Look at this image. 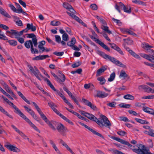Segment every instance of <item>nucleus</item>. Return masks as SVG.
Segmentation results:
<instances>
[{
  "instance_id": "nucleus-61",
  "label": "nucleus",
  "mask_w": 154,
  "mask_h": 154,
  "mask_svg": "<svg viewBox=\"0 0 154 154\" xmlns=\"http://www.w3.org/2000/svg\"><path fill=\"white\" fill-rule=\"evenodd\" d=\"M5 89L8 93H10V94L12 91L11 90L10 88L8 86V85L6 86H5Z\"/></svg>"
},
{
  "instance_id": "nucleus-23",
  "label": "nucleus",
  "mask_w": 154,
  "mask_h": 154,
  "mask_svg": "<svg viewBox=\"0 0 154 154\" xmlns=\"http://www.w3.org/2000/svg\"><path fill=\"white\" fill-rule=\"evenodd\" d=\"M27 29L29 30H31L32 31L34 32L36 30L35 26H34L32 23L31 24L27 23L26 25Z\"/></svg>"
},
{
  "instance_id": "nucleus-52",
  "label": "nucleus",
  "mask_w": 154,
  "mask_h": 154,
  "mask_svg": "<svg viewBox=\"0 0 154 154\" xmlns=\"http://www.w3.org/2000/svg\"><path fill=\"white\" fill-rule=\"evenodd\" d=\"M11 34L14 35L15 36V38L18 39V37H17V31L13 29H11Z\"/></svg>"
},
{
  "instance_id": "nucleus-12",
  "label": "nucleus",
  "mask_w": 154,
  "mask_h": 154,
  "mask_svg": "<svg viewBox=\"0 0 154 154\" xmlns=\"http://www.w3.org/2000/svg\"><path fill=\"white\" fill-rule=\"evenodd\" d=\"M4 146L5 147L7 148L10 151L16 152H20V150L19 149L12 145L5 144Z\"/></svg>"
},
{
  "instance_id": "nucleus-9",
  "label": "nucleus",
  "mask_w": 154,
  "mask_h": 154,
  "mask_svg": "<svg viewBox=\"0 0 154 154\" xmlns=\"http://www.w3.org/2000/svg\"><path fill=\"white\" fill-rule=\"evenodd\" d=\"M51 73L52 75L55 78V80L57 81V82L59 83L61 85H64L63 83L66 80V77L64 74H63V79H61L59 77H58L53 72H51Z\"/></svg>"
},
{
  "instance_id": "nucleus-26",
  "label": "nucleus",
  "mask_w": 154,
  "mask_h": 154,
  "mask_svg": "<svg viewBox=\"0 0 154 154\" xmlns=\"http://www.w3.org/2000/svg\"><path fill=\"white\" fill-rule=\"evenodd\" d=\"M76 39L75 37H72L71 41L68 42L67 43L68 46L71 47L75 45L76 42Z\"/></svg>"
},
{
  "instance_id": "nucleus-50",
  "label": "nucleus",
  "mask_w": 154,
  "mask_h": 154,
  "mask_svg": "<svg viewBox=\"0 0 154 154\" xmlns=\"http://www.w3.org/2000/svg\"><path fill=\"white\" fill-rule=\"evenodd\" d=\"M30 40L26 41L24 43L25 47L29 49L30 48Z\"/></svg>"
},
{
  "instance_id": "nucleus-22",
  "label": "nucleus",
  "mask_w": 154,
  "mask_h": 154,
  "mask_svg": "<svg viewBox=\"0 0 154 154\" xmlns=\"http://www.w3.org/2000/svg\"><path fill=\"white\" fill-rule=\"evenodd\" d=\"M0 13L4 16L8 18H11L10 16L7 12L4 9L0 7Z\"/></svg>"
},
{
  "instance_id": "nucleus-54",
  "label": "nucleus",
  "mask_w": 154,
  "mask_h": 154,
  "mask_svg": "<svg viewBox=\"0 0 154 154\" xmlns=\"http://www.w3.org/2000/svg\"><path fill=\"white\" fill-rule=\"evenodd\" d=\"M15 5H16V8H17V12H20V9H22L20 5L17 2L15 3Z\"/></svg>"
},
{
  "instance_id": "nucleus-4",
  "label": "nucleus",
  "mask_w": 154,
  "mask_h": 154,
  "mask_svg": "<svg viewBox=\"0 0 154 154\" xmlns=\"http://www.w3.org/2000/svg\"><path fill=\"white\" fill-rule=\"evenodd\" d=\"M137 146L138 147V149H134L132 150L133 152L138 154H142L144 150L145 151L147 150V149H145V146L141 144L137 145Z\"/></svg>"
},
{
  "instance_id": "nucleus-37",
  "label": "nucleus",
  "mask_w": 154,
  "mask_h": 154,
  "mask_svg": "<svg viewBox=\"0 0 154 154\" xmlns=\"http://www.w3.org/2000/svg\"><path fill=\"white\" fill-rule=\"evenodd\" d=\"M82 63L81 61H79L72 64L71 66L73 68H76L80 66Z\"/></svg>"
},
{
  "instance_id": "nucleus-18",
  "label": "nucleus",
  "mask_w": 154,
  "mask_h": 154,
  "mask_svg": "<svg viewBox=\"0 0 154 154\" xmlns=\"http://www.w3.org/2000/svg\"><path fill=\"white\" fill-rule=\"evenodd\" d=\"M60 143L64 146L72 154H75L71 149L70 147L68 146L67 144L62 139H60Z\"/></svg>"
},
{
  "instance_id": "nucleus-62",
  "label": "nucleus",
  "mask_w": 154,
  "mask_h": 154,
  "mask_svg": "<svg viewBox=\"0 0 154 154\" xmlns=\"http://www.w3.org/2000/svg\"><path fill=\"white\" fill-rule=\"evenodd\" d=\"M48 106L50 107L51 108H52L54 106L55 107H57V106L55 105L54 103L52 101H50L48 103Z\"/></svg>"
},
{
  "instance_id": "nucleus-38",
  "label": "nucleus",
  "mask_w": 154,
  "mask_h": 154,
  "mask_svg": "<svg viewBox=\"0 0 154 154\" xmlns=\"http://www.w3.org/2000/svg\"><path fill=\"white\" fill-rule=\"evenodd\" d=\"M116 74L114 72H112L110 75V77L108 79V81L109 82H112L113 81L115 77Z\"/></svg>"
},
{
  "instance_id": "nucleus-10",
  "label": "nucleus",
  "mask_w": 154,
  "mask_h": 154,
  "mask_svg": "<svg viewBox=\"0 0 154 154\" xmlns=\"http://www.w3.org/2000/svg\"><path fill=\"white\" fill-rule=\"evenodd\" d=\"M94 41L96 42L97 43L100 45L103 48L108 51H110V49L105 44L100 41L99 39H97L95 37H93L92 39Z\"/></svg>"
},
{
  "instance_id": "nucleus-15",
  "label": "nucleus",
  "mask_w": 154,
  "mask_h": 154,
  "mask_svg": "<svg viewBox=\"0 0 154 154\" xmlns=\"http://www.w3.org/2000/svg\"><path fill=\"white\" fill-rule=\"evenodd\" d=\"M107 66H102L100 68L98 69L97 71L96 76L97 77L101 75L102 73L104 72L107 69Z\"/></svg>"
},
{
  "instance_id": "nucleus-20",
  "label": "nucleus",
  "mask_w": 154,
  "mask_h": 154,
  "mask_svg": "<svg viewBox=\"0 0 154 154\" xmlns=\"http://www.w3.org/2000/svg\"><path fill=\"white\" fill-rule=\"evenodd\" d=\"M49 57V56L48 55H40L33 58L32 59L33 60H42Z\"/></svg>"
},
{
  "instance_id": "nucleus-21",
  "label": "nucleus",
  "mask_w": 154,
  "mask_h": 154,
  "mask_svg": "<svg viewBox=\"0 0 154 154\" xmlns=\"http://www.w3.org/2000/svg\"><path fill=\"white\" fill-rule=\"evenodd\" d=\"M108 95V94L107 93L99 91H97L96 96L98 97L103 98L107 97Z\"/></svg>"
},
{
  "instance_id": "nucleus-28",
  "label": "nucleus",
  "mask_w": 154,
  "mask_h": 154,
  "mask_svg": "<svg viewBox=\"0 0 154 154\" xmlns=\"http://www.w3.org/2000/svg\"><path fill=\"white\" fill-rule=\"evenodd\" d=\"M32 103L33 104V105L34 106L35 108L36 109L37 111L39 113L40 115L42 114L43 113V112L41 110L38 106V105H37V104L34 102H32Z\"/></svg>"
},
{
  "instance_id": "nucleus-42",
  "label": "nucleus",
  "mask_w": 154,
  "mask_h": 154,
  "mask_svg": "<svg viewBox=\"0 0 154 154\" xmlns=\"http://www.w3.org/2000/svg\"><path fill=\"white\" fill-rule=\"evenodd\" d=\"M63 7L68 10L69 9L70 7H71V5L68 3L64 2L63 4Z\"/></svg>"
},
{
  "instance_id": "nucleus-31",
  "label": "nucleus",
  "mask_w": 154,
  "mask_h": 154,
  "mask_svg": "<svg viewBox=\"0 0 154 154\" xmlns=\"http://www.w3.org/2000/svg\"><path fill=\"white\" fill-rule=\"evenodd\" d=\"M129 53L132 56H133L134 57L137 58L139 59L140 57L137 54H136L132 50H129Z\"/></svg>"
},
{
  "instance_id": "nucleus-32",
  "label": "nucleus",
  "mask_w": 154,
  "mask_h": 154,
  "mask_svg": "<svg viewBox=\"0 0 154 154\" xmlns=\"http://www.w3.org/2000/svg\"><path fill=\"white\" fill-rule=\"evenodd\" d=\"M7 42L10 45L13 46H16L17 44V41L14 40H8Z\"/></svg>"
},
{
  "instance_id": "nucleus-33",
  "label": "nucleus",
  "mask_w": 154,
  "mask_h": 154,
  "mask_svg": "<svg viewBox=\"0 0 154 154\" xmlns=\"http://www.w3.org/2000/svg\"><path fill=\"white\" fill-rule=\"evenodd\" d=\"M101 29L109 34L112 33V32L109 29L108 27L104 25H102Z\"/></svg>"
},
{
  "instance_id": "nucleus-51",
  "label": "nucleus",
  "mask_w": 154,
  "mask_h": 154,
  "mask_svg": "<svg viewBox=\"0 0 154 154\" xmlns=\"http://www.w3.org/2000/svg\"><path fill=\"white\" fill-rule=\"evenodd\" d=\"M90 7L94 10H96L97 9V6L95 4H91L90 6Z\"/></svg>"
},
{
  "instance_id": "nucleus-45",
  "label": "nucleus",
  "mask_w": 154,
  "mask_h": 154,
  "mask_svg": "<svg viewBox=\"0 0 154 154\" xmlns=\"http://www.w3.org/2000/svg\"><path fill=\"white\" fill-rule=\"evenodd\" d=\"M27 35H28L26 37L27 38H32V39L34 38L37 39L36 36L34 33L27 34Z\"/></svg>"
},
{
  "instance_id": "nucleus-39",
  "label": "nucleus",
  "mask_w": 154,
  "mask_h": 154,
  "mask_svg": "<svg viewBox=\"0 0 154 154\" xmlns=\"http://www.w3.org/2000/svg\"><path fill=\"white\" fill-rule=\"evenodd\" d=\"M61 24L60 22L59 21L55 20L52 21L51 22V24L53 26H57L60 25Z\"/></svg>"
},
{
  "instance_id": "nucleus-8",
  "label": "nucleus",
  "mask_w": 154,
  "mask_h": 154,
  "mask_svg": "<svg viewBox=\"0 0 154 154\" xmlns=\"http://www.w3.org/2000/svg\"><path fill=\"white\" fill-rule=\"evenodd\" d=\"M82 101L84 103L85 105L90 107L93 110L96 111H97L98 109L97 107L94 104H92L88 100L84 98H82Z\"/></svg>"
},
{
  "instance_id": "nucleus-63",
  "label": "nucleus",
  "mask_w": 154,
  "mask_h": 154,
  "mask_svg": "<svg viewBox=\"0 0 154 154\" xmlns=\"http://www.w3.org/2000/svg\"><path fill=\"white\" fill-rule=\"evenodd\" d=\"M92 23L94 26V29L98 33H100V32L99 29H98V28L96 26L95 23L94 21H92Z\"/></svg>"
},
{
  "instance_id": "nucleus-27",
  "label": "nucleus",
  "mask_w": 154,
  "mask_h": 154,
  "mask_svg": "<svg viewBox=\"0 0 154 154\" xmlns=\"http://www.w3.org/2000/svg\"><path fill=\"white\" fill-rule=\"evenodd\" d=\"M135 120L138 122L142 124H148L149 122L146 120L136 118Z\"/></svg>"
},
{
  "instance_id": "nucleus-7",
  "label": "nucleus",
  "mask_w": 154,
  "mask_h": 154,
  "mask_svg": "<svg viewBox=\"0 0 154 154\" xmlns=\"http://www.w3.org/2000/svg\"><path fill=\"white\" fill-rule=\"evenodd\" d=\"M109 136L110 138L117 141L123 144L126 145L130 147H132L133 146L132 145L130 144L128 142L122 139H121L117 137H116L114 136L109 135Z\"/></svg>"
},
{
  "instance_id": "nucleus-29",
  "label": "nucleus",
  "mask_w": 154,
  "mask_h": 154,
  "mask_svg": "<svg viewBox=\"0 0 154 154\" xmlns=\"http://www.w3.org/2000/svg\"><path fill=\"white\" fill-rule=\"evenodd\" d=\"M32 103L33 104V105L34 106L35 108L36 109L37 111L39 113L40 115L42 114L43 113V112L41 110L38 106V105H37V104L34 102H32Z\"/></svg>"
},
{
  "instance_id": "nucleus-43",
  "label": "nucleus",
  "mask_w": 154,
  "mask_h": 154,
  "mask_svg": "<svg viewBox=\"0 0 154 154\" xmlns=\"http://www.w3.org/2000/svg\"><path fill=\"white\" fill-rule=\"evenodd\" d=\"M40 115L41 118L46 123H47V122L49 121L43 113Z\"/></svg>"
},
{
  "instance_id": "nucleus-1",
  "label": "nucleus",
  "mask_w": 154,
  "mask_h": 154,
  "mask_svg": "<svg viewBox=\"0 0 154 154\" xmlns=\"http://www.w3.org/2000/svg\"><path fill=\"white\" fill-rule=\"evenodd\" d=\"M85 116L91 120L95 122L101 128L108 127L110 128L111 125L107 117L103 115H100L101 120H98L93 115L86 112Z\"/></svg>"
},
{
  "instance_id": "nucleus-35",
  "label": "nucleus",
  "mask_w": 154,
  "mask_h": 154,
  "mask_svg": "<svg viewBox=\"0 0 154 154\" xmlns=\"http://www.w3.org/2000/svg\"><path fill=\"white\" fill-rule=\"evenodd\" d=\"M123 97L125 99L127 100H133L134 99V97L130 94H127L125 95Z\"/></svg>"
},
{
  "instance_id": "nucleus-59",
  "label": "nucleus",
  "mask_w": 154,
  "mask_h": 154,
  "mask_svg": "<svg viewBox=\"0 0 154 154\" xmlns=\"http://www.w3.org/2000/svg\"><path fill=\"white\" fill-rule=\"evenodd\" d=\"M32 41L34 47H37L38 45L37 39H36L35 38H33V39H32Z\"/></svg>"
},
{
  "instance_id": "nucleus-40",
  "label": "nucleus",
  "mask_w": 154,
  "mask_h": 154,
  "mask_svg": "<svg viewBox=\"0 0 154 154\" xmlns=\"http://www.w3.org/2000/svg\"><path fill=\"white\" fill-rule=\"evenodd\" d=\"M123 41L126 42L128 45H131L132 44L133 41L132 40L130 39L129 38L127 39H124Z\"/></svg>"
},
{
  "instance_id": "nucleus-13",
  "label": "nucleus",
  "mask_w": 154,
  "mask_h": 154,
  "mask_svg": "<svg viewBox=\"0 0 154 154\" xmlns=\"http://www.w3.org/2000/svg\"><path fill=\"white\" fill-rule=\"evenodd\" d=\"M116 9L118 10L119 12L120 13L121 12V11L120 10V8L122 10H123L124 11L128 12V11H126L125 10V5L122 2H120L119 5L116 4L115 6Z\"/></svg>"
},
{
  "instance_id": "nucleus-56",
  "label": "nucleus",
  "mask_w": 154,
  "mask_h": 154,
  "mask_svg": "<svg viewBox=\"0 0 154 154\" xmlns=\"http://www.w3.org/2000/svg\"><path fill=\"white\" fill-rule=\"evenodd\" d=\"M125 10L126 11H129L128 12L127 11H124L125 12H126L128 14H130L131 13V7L130 6H125Z\"/></svg>"
},
{
  "instance_id": "nucleus-46",
  "label": "nucleus",
  "mask_w": 154,
  "mask_h": 154,
  "mask_svg": "<svg viewBox=\"0 0 154 154\" xmlns=\"http://www.w3.org/2000/svg\"><path fill=\"white\" fill-rule=\"evenodd\" d=\"M117 134L118 135L122 136H125L127 134L126 132L122 130L119 131H118L117 132Z\"/></svg>"
},
{
  "instance_id": "nucleus-24",
  "label": "nucleus",
  "mask_w": 154,
  "mask_h": 154,
  "mask_svg": "<svg viewBox=\"0 0 154 154\" xmlns=\"http://www.w3.org/2000/svg\"><path fill=\"white\" fill-rule=\"evenodd\" d=\"M67 93L71 99L74 100L76 104L78 106H79V104L78 101L76 99L75 97L73 95L72 93L69 91Z\"/></svg>"
},
{
  "instance_id": "nucleus-48",
  "label": "nucleus",
  "mask_w": 154,
  "mask_h": 154,
  "mask_svg": "<svg viewBox=\"0 0 154 154\" xmlns=\"http://www.w3.org/2000/svg\"><path fill=\"white\" fill-rule=\"evenodd\" d=\"M8 6L14 12L18 13L17 9L13 5L9 4Z\"/></svg>"
},
{
  "instance_id": "nucleus-14",
  "label": "nucleus",
  "mask_w": 154,
  "mask_h": 154,
  "mask_svg": "<svg viewBox=\"0 0 154 154\" xmlns=\"http://www.w3.org/2000/svg\"><path fill=\"white\" fill-rule=\"evenodd\" d=\"M58 123L55 121H50L49 120L46 123L52 130L55 131L56 130V128L55 127H56L55 124L58 125Z\"/></svg>"
},
{
  "instance_id": "nucleus-16",
  "label": "nucleus",
  "mask_w": 154,
  "mask_h": 154,
  "mask_svg": "<svg viewBox=\"0 0 154 154\" xmlns=\"http://www.w3.org/2000/svg\"><path fill=\"white\" fill-rule=\"evenodd\" d=\"M9 105L11 106L16 111H14V112L17 114H18L20 116L23 114V113L20 111V110L17 108V106L11 102L10 101L7 103Z\"/></svg>"
},
{
  "instance_id": "nucleus-19",
  "label": "nucleus",
  "mask_w": 154,
  "mask_h": 154,
  "mask_svg": "<svg viewBox=\"0 0 154 154\" xmlns=\"http://www.w3.org/2000/svg\"><path fill=\"white\" fill-rule=\"evenodd\" d=\"M12 17L14 19V21L18 26H23V23L21 21L19 20V18L17 16L13 15Z\"/></svg>"
},
{
  "instance_id": "nucleus-2",
  "label": "nucleus",
  "mask_w": 154,
  "mask_h": 154,
  "mask_svg": "<svg viewBox=\"0 0 154 154\" xmlns=\"http://www.w3.org/2000/svg\"><path fill=\"white\" fill-rule=\"evenodd\" d=\"M97 53L104 58L105 59H108L109 60L116 65L123 68H126V67L125 65L122 64L115 58L106 54L104 52L99 50L97 51Z\"/></svg>"
},
{
  "instance_id": "nucleus-17",
  "label": "nucleus",
  "mask_w": 154,
  "mask_h": 154,
  "mask_svg": "<svg viewBox=\"0 0 154 154\" xmlns=\"http://www.w3.org/2000/svg\"><path fill=\"white\" fill-rule=\"evenodd\" d=\"M109 44L110 45L111 47L117 51L120 54L122 55H124V54L121 49L116 44L113 43H109Z\"/></svg>"
},
{
  "instance_id": "nucleus-25",
  "label": "nucleus",
  "mask_w": 154,
  "mask_h": 154,
  "mask_svg": "<svg viewBox=\"0 0 154 154\" xmlns=\"http://www.w3.org/2000/svg\"><path fill=\"white\" fill-rule=\"evenodd\" d=\"M120 77H123L124 79H125L126 78H128V79H129L130 77L128 76V75L126 73L125 71L122 70L120 73L119 75Z\"/></svg>"
},
{
  "instance_id": "nucleus-58",
  "label": "nucleus",
  "mask_w": 154,
  "mask_h": 154,
  "mask_svg": "<svg viewBox=\"0 0 154 154\" xmlns=\"http://www.w3.org/2000/svg\"><path fill=\"white\" fill-rule=\"evenodd\" d=\"M142 98L143 99H152L154 98V95L143 97H142Z\"/></svg>"
},
{
  "instance_id": "nucleus-6",
  "label": "nucleus",
  "mask_w": 154,
  "mask_h": 154,
  "mask_svg": "<svg viewBox=\"0 0 154 154\" xmlns=\"http://www.w3.org/2000/svg\"><path fill=\"white\" fill-rule=\"evenodd\" d=\"M20 116L27 122L35 130L39 133L40 132V131L38 129L23 113Z\"/></svg>"
},
{
  "instance_id": "nucleus-53",
  "label": "nucleus",
  "mask_w": 154,
  "mask_h": 154,
  "mask_svg": "<svg viewBox=\"0 0 154 154\" xmlns=\"http://www.w3.org/2000/svg\"><path fill=\"white\" fill-rule=\"evenodd\" d=\"M100 34H101L103 35V36L106 39V40H107V41H108L109 42H110L111 41L110 39L108 37V36L106 34L105 32H104L103 33H102V32H100Z\"/></svg>"
},
{
  "instance_id": "nucleus-64",
  "label": "nucleus",
  "mask_w": 154,
  "mask_h": 154,
  "mask_svg": "<svg viewBox=\"0 0 154 154\" xmlns=\"http://www.w3.org/2000/svg\"><path fill=\"white\" fill-rule=\"evenodd\" d=\"M116 104V102H112L109 103H107V105L111 107H115V105Z\"/></svg>"
},
{
  "instance_id": "nucleus-60",
  "label": "nucleus",
  "mask_w": 154,
  "mask_h": 154,
  "mask_svg": "<svg viewBox=\"0 0 154 154\" xmlns=\"http://www.w3.org/2000/svg\"><path fill=\"white\" fill-rule=\"evenodd\" d=\"M146 88H149V87L146 85H140L138 86V89L139 90H141L143 89L144 90H146Z\"/></svg>"
},
{
  "instance_id": "nucleus-3",
  "label": "nucleus",
  "mask_w": 154,
  "mask_h": 154,
  "mask_svg": "<svg viewBox=\"0 0 154 154\" xmlns=\"http://www.w3.org/2000/svg\"><path fill=\"white\" fill-rule=\"evenodd\" d=\"M56 125V130H57L59 133L62 136L66 137V132L67 131H68L67 128L61 123H58V125Z\"/></svg>"
},
{
  "instance_id": "nucleus-36",
  "label": "nucleus",
  "mask_w": 154,
  "mask_h": 154,
  "mask_svg": "<svg viewBox=\"0 0 154 154\" xmlns=\"http://www.w3.org/2000/svg\"><path fill=\"white\" fill-rule=\"evenodd\" d=\"M62 99L64 100V102L69 106L70 108L72 109L74 108L73 106L68 101L65 97H64Z\"/></svg>"
},
{
  "instance_id": "nucleus-49",
  "label": "nucleus",
  "mask_w": 154,
  "mask_h": 154,
  "mask_svg": "<svg viewBox=\"0 0 154 154\" xmlns=\"http://www.w3.org/2000/svg\"><path fill=\"white\" fill-rule=\"evenodd\" d=\"M38 48L39 49V52L40 53H42L45 51L46 48L43 46H41L38 45Z\"/></svg>"
},
{
  "instance_id": "nucleus-47",
  "label": "nucleus",
  "mask_w": 154,
  "mask_h": 154,
  "mask_svg": "<svg viewBox=\"0 0 154 154\" xmlns=\"http://www.w3.org/2000/svg\"><path fill=\"white\" fill-rule=\"evenodd\" d=\"M112 20L119 26H121L122 24V23L120 20L116 19L114 18H112Z\"/></svg>"
},
{
  "instance_id": "nucleus-41",
  "label": "nucleus",
  "mask_w": 154,
  "mask_h": 154,
  "mask_svg": "<svg viewBox=\"0 0 154 154\" xmlns=\"http://www.w3.org/2000/svg\"><path fill=\"white\" fill-rule=\"evenodd\" d=\"M62 39L65 41H67L69 40V36L67 33H64L62 35Z\"/></svg>"
},
{
  "instance_id": "nucleus-30",
  "label": "nucleus",
  "mask_w": 154,
  "mask_h": 154,
  "mask_svg": "<svg viewBox=\"0 0 154 154\" xmlns=\"http://www.w3.org/2000/svg\"><path fill=\"white\" fill-rule=\"evenodd\" d=\"M97 80L100 82V83L101 85L104 84L106 82V80L103 76H101L98 78Z\"/></svg>"
},
{
  "instance_id": "nucleus-57",
  "label": "nucleus",
  "mask_w": 154,
  "mask_h": 154,
  "mask_svg": "<svg viewBox=\"0 0 154 154\" xmlns=\"http://www.w3.org/2000/svg\"><path fill=\"white\" fill-rule=\"evenodd\" d=\"M56 41L58 43H60L61 42V38L60 36L58 35H55Z\"/></svg>"
},
{
  "instance_id": "nucleus-5",
  "label": "nucleus",
  "mask_w": 154,
  "mask_h": 154,
  "mask_svg": "<svg viewBox=\"0 0 154 154\" xmlns=\"http://www.w3.org/2000/svg\"><path fill=\"white\" fill-rule=\"evenodd\" d=\"M79 123L82 125L84 126L85 128L88 129L90 131L94 134L100 137L101 138H102L103 139H104V137L100 133L95 131V130L92 129L90 127H88V126L87 125H86L85 124L83 123L80 122Z\"/></svg>"
},
{
  "instance_id": "nucleus-55",
  "label": "nucleus",
  "mask_w": 154,
  "mask_h": 154,
  "mask_svg": "<svg viewBox=\"0 0 154 154\" xmlns=\"http://www.w3.org/2000/svg\"><path fill=\"white\" fill-rule=\"evenodd\" d=\"M125 32L128 33L129 34L132 35L134 36L137 35L135 33H134L132 31H130L128 29L126 30Z\"/></svg>"
},
{
  "instance_id": "nucleus-11",
  "label": "nucleus",
  "mask_w": 154,
  "mask_h": 154,
  "mask_svg": "<svg viewBox=\"0 0 154 154\" xmlns=\"http://www.w3.org/2000/svg\"><path fill=\"white\" fill-rule=\"evenodd\" d=\"M142 47L146 50V52L152 54L153 50L151 49V48H153V47L149 45L148 43L145 42L143 43Z\"/></svg>"
},
{
  "instance_id": "nucleus-34",
  "label": "nucleus",
  "mask_w": 154,
  "mask_h": 154,
  "mask_svg": "<svg viewBox=\"0 0 154 154\" xmlns=\"http://www.w3.org/2000/svg\"><path fill=\"white\" fill-rule=\"evenodd\" d=\"M119 106L121 108H130L131 105L130 104H126L125 103H121L119 105Z\"/></svg>"
},
{
  "instance_id": "nucleus-44",
  "label": "nucleus",
  "mask_w": 154,
  "mask_h": 154,
  "mask_svg": "<svg viewBox=\"0 0 154 154\" xmlns=\"http://www.w3.org/2000/svg\"><path fill=\"white\" fill-rule=\"evenodd\" d=\"M64 52L63 51L59 52L56 51L53 53V54L58 56H61L64 54Z\"/></svg>"
}]
</instances>
